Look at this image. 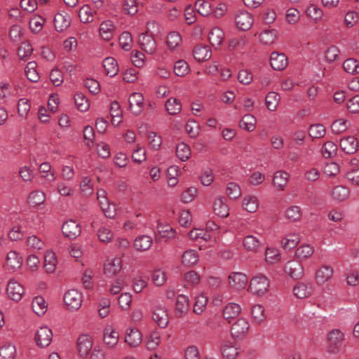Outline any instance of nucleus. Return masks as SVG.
Wrapping results in <instances>:
<instances>
[{"instance_id":"4c0bfd02","label":"nucleus","mask_w":359,"mask_h":359,"mask_svg":"<svg viewBox=\"0 0 359 359\" xmlns=\"http://www.w3.org/2000/svg\"><path fill=\"white\" fill-rule=\"evenodd\" d=\"M198 255L195 250H188L182 255V262L184 265L191 267L198 262Z\"/></svg>"},{"instance_id":"2f4dec72","label":"nucleus","mask_w":359,"mask_h":359,"mask_svg":"<svg viewBox=\"0 0 359 359\" xmlns=\"http://www.w3.org/2000/svg\"><path fill=\"white\" fill-rule=\"evenodd\" d=\"M224 34L223 31L219 27L212 28L208 34V39L210 44L217 48L224 41Z\"/></svg>"},{"instance_id":"aec40b11","label":"nucleus","mask_w":359,"mask_h":359,"mask_svg":"<svg viewBox=\"0 0 359 359\" xmlns=\"http://www.w3.org/2000/svg\"><path fill=\"white\" fill-rule=\"evenodd\" d=\"M71 24V18L65 12L58 13L55 15L54 18V25L55 29L62 32L66 30Z\"/></svg>"},{"instance_id":"13d9d810","label":"nucleus","mask_w":359,"mask_h":359,"mask_svg":"<svg viewBox=\"0 0 359 359\" xmlns=\"http://www.w3.org/2000/svg\"><path fill=\"white\" fill-rule=\"evenodd\" d=\"M256 126V119L251 114L245 115L240 122V126L241 128L251 132L253 131Z\"/></svg>"},{"instance_id":"a211bd4d","label":"nucleus","mask_w":359,"mask_h":359,"mask_svg":"<svg viewBox=\"0 0 359 359\" xmlns=\"http://www.w3.org/2000/svg\"><path fill=\"white\" fill-rule=\"evenodd\" d=\"M334 269L330 265L321 266L316 272V280L319 284H324L332 279Z\"/></svg>"},{"instance_id":"39448f33","label":"nucleus","mask_w":359,"mask_h":359,"mask_svg":"<svg viewBox=\"0 0 359 359\" xmlns=\"http://www.w3.org/2000/svg\"><path fill=\"white\" fill-rule=\"evenodd\" d=\"M285 272L292 279H301L304 275V268L299 260L288 261L284 267Z\"/></svg>"},{"instance_id":"bf43d9fd","label":"nucleus","mask_w":359,"mask_h":359,"mask_svg":"<svg viewBox=\"0 0 359 359\" xmlns=\"http://www.w3.org/2000/svg\"><path fill=\"white\" fill-rule=\"evenodd\" d=\"M190 239L198 241L199 239L208 241L211 238V236L206 231L201 229H194L189 232L188 234Z\"/></svg>"},{"instance_id":"7ed1b4c3","label":"nucleus","mask_w":359,"mask_h":359,"mask_svg":"<svg viewBox=\"0 0 359 359\" xmlns=\"http://www.w3.org/2000/svg\"><path fill=\"white\" fill-rule=\"evenodd\" d=\"M254 22L252 15L246 11H239L235 15L236 27L243 31L248 30Z\"/></svg>"},{"instance_id":"6ab92c4d","label":"nucleus","mask_w":359,"mask_h":359,"mask_svg":"<svg viewBox=\"0 0 359 359\" xmlns=\"http://www.w3.org/2000/svg\"><path fill=\"white\" fill-rule=\"evenodd\" d=\"M340 147L345 153L352 154L358 149L359 142L356 137L348 136L341 140Z\"/></svg>"},{"instance_id":"6e6d98bb","label":"nucleus","mask_w":359,"mask_h":359,"mask_svg":"<svg viewBox=\"0 0 359 359\" xmlns=\"http://www.w3.org/2000/svg\"><path fill=\"white\" fill-rule=\"evenodd\" d=\"M176 154L182 161H186L191 156L190 147L185 143L181 142L177 146Z\"/></svg>"},{"instance_id":"4be33fe9","label":"nucleus","mask_w":359,"mask_h":359,"mask_svg":"<svg viewBox=\"0 0 359 359\" xmlns=\"http://www.w3.org/2000/svg\"><path fill=\"white\" fill-rule=\"evenodd\" d=\"M259 205V201L257 196L248 194L242 200V206L245 210L248 212H255Z\"/></svg>"},{"instance_id":"72a5a7b5","label":"nucleus","mask_w":359,"mask_h":359,"mask_svg":"<svg viewBox=\"0 0 359 359\" xmlns=\"http://www.w3.org/2000/svg\"><path fill=\"white\" fill-rule=\"evenodd\" d=\"M194 58L198 62L207 60L211 57V50L205 45L197 46L193 50Z\"/></svg>"},{"instance_id":"cd10ccee","label":"nucleus","mask_w":359,"mask_h":359,"mask_svg":"<svg viewBox=\"0 0 359 359\" xmlns=\"http://www.w3.org/2000/svg\"><path fill=\"white\" fill-rule=\"evenodd\" d=\"M152 243L153 240L151 236L142 235L135 238L133 245L138 251H146L151 248Z\"/></svg>"},{"instance_id":"473e14b6","label":"nucleus","mask_w":359,"mask_h":359,"mask_svg":"<svg viewBox=\"0 0 359 359\" xmlns=\"http://www.w3.org/2000/svg\"><path fill=\"white\" fill-rule=\"evenodd\" d=\"M241 306L236 303H229L223 309L224 318L228 320L229 323L231 320L236 318L241 313Z\"/></svg>"},{"instance_id":"680f3d73","label":"nucleus","mask_w":359,"mask_h":359,"mask_svg":"<svg viewBox=\"0 0 359 359\" xmlns=\"http://www.w3.org/2000/svg\"><path fill=\"white\" fill-rule=\"evenodd\" d=\"M74 102L78 109L81 111H86L90 108V104L88 99L81 93H78L75 95Z\"/></svg>"},{"instance_id":"37998d69","label":"nucleus","mask_w":359,"mask_h":359,"mask_svg":"<svg viewBox=\"0 0 359 359\" xmlns=\"http://www.w3.org/2000/svg\"><path fill=\"white\" fill-rule=\"evenodd\" d=\"M195 8L200 15L205 17L210 15L213 11L211 4L205 0H197L195 2Z\"/></svg>"},{"instance_id":"412c9836","label":"nucleus","mask_w":359,"mask_h":359,"mask_svg":"<svg viewBox=\"0 0 359 359\" xmlns=\"http://www.w3.org/2000/svg\"><path fill=\"white\" fill-rule=\"evenodd\" d=\"M212 208L214 213L219 217L225 218L229 215V206L222 197H217L215 199Z\"/></svg>"},{"instance_id":"09e8293b","label":"nucleus","mask_w":359,"mask_h":359,"mask_svg":"<svg viewBox=\"0 0 359 359\" xmlns=\"http://www.w3.org/2000/svg\"><path fill=\"white\" fill-rule=\"evenodd\" d=\"M94 12L88 5H83L79 11V17L83 23H89L93 21Z\"/></svg>"},{"instance_id":"9b49d317","label":"nucleus","mask_w":359,"mask_h":359,"mask_svg":"<svg viewBox=\"0 0 359 359\" xmlns=\"http://www.w3.org/2000/svg\"><path fill=\"white\" fill-rule=\"evenodd\" d=\"M129 109L135 115H139L143 110L144 103L142 93H133L128 99Z\"/></svg>"},{"instance_id":"a18cd8bd","label":"nucleus","mask_w":359,"mask_h":359,"mask_svg":"<svg viewBox=\"0 0 359 359\" xmlns=\"http://www.w3.org/2000/svg\"><path fill=\"white\" fill-rule=\"evenodd\" d=\"M151 278L153 283L157 287L163 285L168 280L167 273L163 268L155 269Z\"/></svg>"},{"instance_id":"3c124183","label":"nucleus","mask_w":359,"mask_h":359,"mask_svg":"<svg viewBox=\"0 0 359 359\" xmlns=\"http://www.w3.org/2000/svg\"><path fill=\"white\" fill-rule=\"evenodd\" d=\"M157 231L161 238L171 239L175 237V230L170 224H158Z\"/></svg>"},{"instance_id":"774afa93","label":"nucleus","mask_w":359,"mask_h":359,"mask_svg":"<svg viewBox=\"0 0 359 359\" xmlns=\"http://www.w3.org/2000/svg\"><path fill=\"white\" fill-rule=\"evenodd\" d=\"M208 304V297L205 294H199L195 299L194 312L201 314L205 309Z\"/></svg>"},{"instance_id":"5701e85b","label":"nucleus","mask_w":359,"mask_h":359,"mask_svg":"<svg viewBox=\"0 0 359 359\" xmlns=\"http://www.w3.org/2000/svg\"><path fill=\"white\" fill-rule=\"evenodd\" d=\"M22 257L15 251H10L7 254L6 267L7 269L16 270L21 267Z\"/></svg>"},{"instance_id":"e433bc0d","label":"nucleus","mask_w":359,"mask_h":359,"mask_svg":"<svg viewBox=\"0 0 359 359\" xmlns=\"http://www.w3.org/2000/svg\"><path fill=\"white\" fill-rule=\"evenodd\" d=\"M32 306L34 313L41 316L46 312L48 304L43 297L36 296L32 300Z\"/></svg>"},{"instance_id":"338daca9","label":"nucleus","mask_w":359,"mask_h":359,"mask_svg":"<svg viewBox=\"0 0 359 359\" xmlns=\"http://www.w3.org/2000/svg\"><path fill=\"white\" fill-rule=\"evenodd\" d=\"M285 215L290 222L299 221L302 217L301 208L297 205L290 206L286 210Z\"/></svg>"},{"instance_id":"79ce46f5","label":"nucleus","mask_w":359,"mask_h":359,"mask_svg":"<svg viewBox=\"0 0 359 359\" xmlns=\"http://www.w3.org/2000/svg\"><path fill=\"white\" fill-rule=\"evenodd\" d=\"M146 346L148 350H155L161 343V334L158 330H153L146 338Z\"/></svg>"},{"instance_id":"5fc2aeb1","label":"nucleus","mask_w":359,"mask_h":359,"mask_svg":"<svg viewBox=\"0 0 359 359\" xmlns=\"http://www.w3.org/2000/svg\"><path fill=\"white\" fill-rule=\"evenodd\" d=\"M165 108L170 115H177L182 110L181 103L174 97H171L165 102Z\"/></svg>"},{"instance_id":"603ef678","label":"nucleus","mask_w":359,"mask_h":359,"mask_svg":"<svg viewBox=\"0 0 359 359\" xmlns=\"http://www.w3.org/2000/svg\"><path fill=\"white\" fill-rule=\"evenodd\" d=\"M198 194V189L195 187H190L185 189L180 195V201L184 203L193 201Z\"/></svg>"},{"instance_id":"864d4df0","label":"nucleus","mask_w":359,"mask_h":359,"mask_svg":"<svg viewBox=\"0 0 359 359\" xmlns=\"http://www.w3.org/2000/svg\"><path fill=\"white\" fill-rule=\"evenodd\" d=\"M343 68L348 74H359V62L355 58L346 59L343 63Z\"/></svg>"},{"instance_id":"423d86ee","label":"nucleus","mask_w":359,"mask_h":359,"mask_svg":"<svg viewBox=\"0 0 359 359\" xmlns=\"http://www.w3.org/2000/svg\"><path fill=\"white\" fill-rule=\"evenodd\" d=\"M6 291L9 298L15 302L20 301L25 293L24 287L15 279L10 280Z\"/></svg>"},{"instance_id":"49530a36","label":"nucleus","mask_w":359,"mask_h":359,"mask_svg":"<svg viewBox=\"0 0 359 359\" xmlns=\"http://www.w3.org/2000/svg\"><path fill=\"white\" fill-rule=\"evenodd\" d=\"M251 315L255 323H260L265 320L266 316L264 307L261 304H255L251 310Z\"/></svg>"},{"instance_id":"1a4fd4ad","label":"nucleus","mask_w":359,"mask_h":359,"mask_svg":"<svg viewBox=\"0 0 359 359\" xmlns=\"http://www.w3.org/2000/svg\"><path fill=\"white\" fill-rule=\"evenodd\" d=\"M220 353L225 359H235L241 353V348L233 342L224 341L220 346Z\"/></svg>"},{"instance_id":"7c9ffc66","label":"nucleus","mask_w":359,"mask_h":359,"mask_svg":"<svg viewBox=\"0 0 359 359\" xmlns=\"http://www.w3.org/2000/svg\"><path fill=\"white\" fill-rule=\"evenodd\" d=\"M57 264L55 253L52 250H48L44 255V269L47 273H53Z\"/></svg>"},{"instance_id":"9d476101","label":"nucleus","mask_w":359,"mask_h":359,"mask_svg":"<svg viewBox=\"0 0 359 359\" xmlns=\"http://www.w3.org/2000/svg\"><path fill=\"white\" fill-rule=\"evenodd\" d=\"M249 323L244 318H240L234 322L231 328V335L233 338H242L248 332Z\"/></svg>"},{"instance_id":"4d7b16f0","label":"nucleus","mask_w":359,"mask_h":359,"mask_svg":"<svg viewBox=\"0 0 359 359\" xmlns=\"http://www.w3.org/2000/svg\"><path fill=\"white\" fill-rule=\"evenodd\" d=\"M337 152V146L332 141L326 142L322 147V154L325 158L334 157Z\"/></svg>"},{"instance_id":"0e129e2a","label":"nucleus","mask_w":359,"mask_h":359,"mask_svg":"<svg viewBox=\"0 0 359 359\" xmlns=\"http://www.w3.org/2000/svg\"><path fill=\"white\" fill-rule=\"evenodd\" d=\"M176 311L181 316L187 313L189 309V299L184 294L177 297L176 302Z\"/></svg>"},{"instance_id":"f8f14e48","label":"nucleus","mask_w":359,"mask_h":359,"mask_svg":"<svg viewBox=\"0 0 359 359\" xmlns=\"http://www.w3.org/2000/svg\"><path fill=\"white\" fill-rule=\"evenodd\" d=\"M139 44L141 48L149 55H153L157 50L156 41L151 35L142 34L139 38Z\"/></svg>"},{"instance_id":"a878e982","label":"nucleus","mask_w":359,"mask_h":359,"mask_svg":"<svg viewBox=\"0 0 359 359\" xmlns=\"http://www.w3.org/2000/svg\"><path fill=\"white\" fill-rule=\"evenodd\" d=\"M290 175L283 170L276 171L274 173L273 184L279 191H283L287 184Z\"/></svg>"},{"instance_id":"2eb2a0df","label":"nucleus","mask_w":359,"mask_h":359,"mask_svg":"<svg viewBox=\"0 0 359 359\" xmlns=\"http://www.w3.org/2000/svg\"><path fill=\"white\" fill-rule=\"evenodd\" d=\"M64 236L70 239H74L81 233V227L74 220H69L65 222L62 226Z\"/></svg>"},{"instance_id":"ea45409f","label":"nucleus","mask_w":359,"mask_h":359,"mask_svg":"<svg viewBox=\"0 0 359 359\" xmlns=\"http://www.w3.org/2000/svg\"><path fill=\"white\" fill-rule=\"evenodd\" d=\"M16 347L11 343H6L0 347V359H15Z\"/></svg>"},{"instance_id":"f3484780","label":"nucleus","mask_w":359,"mask_h":359,"mask_svg":"<svg viewBox=\"0 0 359 359\" xmlns=\"http://www.w3.org/2000/svg\"><path fill=\"white\" fill-rule=\"evenodd\" d=\"M93 341L91 337L88 334L81 335L77 340V348L79 353L82 357L88 355L92 349Z\"/></svg>"},{"instance_id":"052dcab7","label":"nucleus","mask_w":359,"mask_h":359,"mask_svg":"<svg viewBox=\"0 0 359 359\" xmlns=\"http://www.w3.org/2000/svg\"><path fill=\"white\" fill-rule=\"evenodd\" d=\"M26 243L27 247L34 251H37L43 249L45 245L44 242L35 235L29 236L27 238Z\"/></svg>"},{"instance_id":"f257e3e1","label":"nucleus","mask_w":359,"mask_h":359,"mask_svg":"<svg viewBox=\"0 0 359 359\" xmlns=\"http://www.w3.org/2000/svg\"><path fill=\"white\" fill-rule=\"evenodd\" d=\"M270 281L264 275H258L252 278L249 285V291L255 296L262 297L269 291Z\"/></svg>"},{"instance_id":"c9c22d12","label":"nucleus","mask_w":359,"mask_h":359,"mask_svg":"<svg viewBox=\"0 0 359 359\" xmlns=\"http://www.w3.org/2000/svg\"><path fill=\"white\" fill-rule=\"evenodd\" d=\"M260 245L259 239L255 236L248 235L243 238V245L248 251L255 252L260 247Z\"/></svg>"},{"instance_id":"69168bd1","label":"nucleus","mask_w":359,"mask_h":359,"mask_svg":"<svg viewBox=\"0 0 359 359\" xmlns=\"http://www.w3.org/2000/svg\"><path fill=\"white\" fill-rule=\"evenodd\" d=\"M307 16L318 22L322 19L324 13L321 8L315 4H311L306 9Z\"/></svg>"},{"instance_id":"c85d7f7f","label":"nucleus","mask_w":359,"mask_h":359,"mask_svg":"<svg viewBox=\"0 0 359 359\" xmlns=\"http://www.w3.org/2000/svg\"><path fill=\"white\" fill-rule=\"evenodd\" d=\"M301 236L297 233L285 235L281 241L282 247L285 250H292L300 242Z\"/></svg>"},{"instance_id":"c03bdc74","label":"nucleus","mask_w":359,"mask_h":359,"mask_svg":"<svg viewBox=\"0 0 359 359\" xmlns=\"http://www.w3.org/2000/svg\"><path fill=\"white\" fill-rule=\"evenodd\" d=\"M182 39L179 32L173 31L168 34L166 44L170 50H175L182 44Z\"/></svg>"},{"instance_id":"a19ab883","label":"nucleus","mask_w":359,"mask_h":359,"mask_svg":"<svg viewBox=\"0 0 359 359\" xmlns=\"http://www.w3.org/2000/svg\"><path fill=\"white\" fill-rule=\"evenodd\" d=\"M46 201V195L41 190H34L32 191L28 196V203L32 207L39 206L43 204Z\"/></svg>"},{"instance_id":"393cba45","label":"nucleus","mask_w":359,"mask_h":359,"mask_svg":"<svg viewBox=\"0 0 359 359\" xmlns=\"http://www.w3.org/2000/svg\"><path fill=\"white\" fill-rule=\"evenodd\" d=\"M295 297L304 299L310 297L313 293V287L309 283H299L293 289Z\"/></svg>"},{"instance_id":"dca6fc26","label":"nucleus","mask_w":359,"mask_h":359,"mask_svg":"<svg viewBox=\"0 0 359 359\" xmlns=\"http://www.w3.org/2000/svg\"><path fill=\"white\" fill-rule=\"evenodd\" d=\"M142 341L141 332L135 327H129L126 331L125 342L130 347L138 346Z\"/></svg>"},{"instance_id":"4468645a","label":"nucleus","mask_w":359,"mask_h":359,"mask_svg":"<svg viewBox=\"0 0 359 359\" xmlns=\"http://www.w3.org/2000/svg\"><path fill=\"white\" fill-rule=\"evenodd\" d=\"M53 339L51 330L48 327H40L35 336V339L38 346L41 347L48 346Z\"/></svg>"},{"instance_id":"ddd939ff","label":"nucleus","mask_w":359,"mask_h":359,"mask_svg":"<svg viewBox=\"0 0 359 359\" xmlns=\"http://www.w3.org/2000/svg\"><path fill=\"white\" fill-rule=\"evenodd\" d=\"M288 63V58L285 54L276 51L271 54L270 65L274 70H283L287 67Z\"/></svg>"},{"instance_id":"8fccbe9b","label":"nucleus","mask_w":359,"mask_h":359,"mask_svg":"<svg viewBox=\"0 0 359 359\" xmlns=\"http://www.w3.org/2000/svg\"><path fill=\"white\" fill-rule=\"evenodd\" d=\"M349 196V189L344 186H337L332 191V196L334 200L343 201L346 200Z\"/></svg>"},{"instance_id":"f03ea898","label":"nucleus","mask_w":359,"mask_h":359,"mask_svg":"<svg viewBox=\"0 0 359 359\" xmlns=\"http://www.w3.org/2000/svg\"><path fill=\"white\" fill-rule=\"evenodd\" d=\"M64 302L69 310L76 311L82 305L83 295L77 290H69L64 295Z\"/></svg>"},{"instance_id":"e2e57ef3","label":"nucleus","mask_w":359,"mask_h":359,"mask_svg":"<svg viewBox=\"0 0 359 359\" xmlns=\"http://www.w3.org/2000/svg\"><path fill=\"white\" fill-rule=\"evenodd\" d=\"M280 96L275 92H270L266 96V106L271 111L277 109Z\"/></svg>"},{"instance_id":"bb28decb","label":"nucleus","mask_w":359,"mask_h":359,"mask_svg":"<svg viewBox=\"0 0 359 359\" xmlns=\"http://www.w3.org/2000/svg\"><path fill=\"white\" fill-rule=\"evenodd\" d=\"M115 26L111 20L102 22L100 27V34L105 41H109L114 36Z\"/></svg>"},{"instance_id":"c756f323","label":"nucleus","mask_w":359,"mask_h":359,"mask_svg":"<svg viewBox=\"0 0 359 359\" xmlns=\"http://www.w3.org/2000/svg\"><path fill=\"white\" fill-rule=\"evenodd\" d=\"M258 39L262 45H271L277 39V31L276 29H265L259 34Z\"/></svg>"},{"instance_id":"0eeeda50","label":"nucleus","mask_w":359,"mask_h":359,"mask_svg":"<svg viewBox=\"0 0 359 359\" xmlns=\"http://www.w3.org/2000/svg\"><path fill=\"white\" fill-rule=\"evenodd\" d=\"M152 318L158 325L162 328L168 326L170 316L167 309L161 305L156 306L153 311Z\"/></svg>"},{"instance_id":"20e7f679","label":"nucleus","mask_w":359,"mask_h":359,"mask_svg":"<svg viewBox=\"0 0 359 359\" xmlns=\"http://www.w3.org/2000/svg\"><path fill=\"white\" fill-rule=\"evenodd\" d=\"M119 340V333L111 325H107L103 330V341L110 348H114Z\"/></svg>"},{"instance_id":"6e6552de","label":"nucleus","mask_w":359,"mask_h":359,"mask_svg":"<svg viewBox=\"0 0 359 359\" xmlns=\"http://www.w3.org/2000/svg\"><path fill=\"white\" fill-rule=\"evenodd\" d=\"M122 269V259L116 257L106 260L104 265V273L107 277H113L118 273Z\"/></svg>"},{"instance_id":"f704fd0d","label":"nucleus","mask_w":359,"mask_h":359,"mask_svg":"<svg viewBox=\"0 0 359 359\" xmlns=\"http://www.w3.org/2000/svg\"><path fill=\"white\" fill-rule=\"evenodd\" d=\"M314 252V248L310 244L300 245L295 250L294 256L301 262L303 259L309 258Z\"/></svg>"},{"instance_id":"de8ad7c7","label":"nucleus","mask_w":359,"mask_h":359,"mask_svg":"<svg viewBox=\"0 0 359 359\" xmlns=\"http://www.w3.org/2000/svg\"><path fill=\"white\" fill-rule=\"evenodd\" d=\"M37 64L34 61L27 63L25 72L27 79L32 82H37L39 80V74L36 70Z\"/></svg>"},{"instance_id":"58836bf2","label":"nucleus","mask_w":359,"mask_h":359,"mask_svg":"<svg viewBox=\"0 0 359 359\" xmlns=\"http://www.w3.org/2000/svg\"><path fill=\"white\" fill-rule=\"evenodd\" d=\"M103 67L107 75L110 77L115 76L118 72V65L114 57H109L105 58L103 61Z\"/></svg>"},{"instance_id":"b1692460","label":"nucleus","mask_w":359,"mask_h":359,"mask_svg":"<svg viewBox=\"0 0 359 359\" xmlns=\"http://www.w3.org/2000/svg\"><path fill=\"white\" fill-rule=\"evenodd\" d=\"M229 284L236 290L243 288L248 282L246 276L241 272H233L229 276Z\"/></svg>"}]
</instances>
